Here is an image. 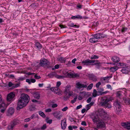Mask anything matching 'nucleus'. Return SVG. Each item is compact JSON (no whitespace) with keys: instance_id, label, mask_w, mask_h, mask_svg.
I'll return each instance as SVG.
<instances>
[{"instance_id":"de8ad7c7","label":"nucleus","mask_w":130,"mask_h":130,"mask_svg":"<svg viewBox=\"0 0 130 130\" xmlns=\"http://www.w3.org/2000/svg\"><path fill=\"white\" fill-rule=\"evenodd\" d=\"M116 112L117 114H119L121 111V109H116Z\"/></svg>"},{"instance_id":"0e129e2a","label":"nucleus","mask_w":130,"mask_h":130,"mask_svg":"<svg viewBox=\"0 0 130 130\" xmlns=\"http://www.w3.org/2000/svg\"><path fill=\"white\" fill-rule=\"evenodd\" d=\"M81 124L82 125L86 126L87 125L86 122L85 121H83L81 123Z\"/></svg>"},{"instance_id":"052dcab7","label":"nucleus","mask_w":130,"mask_h":130,"mask_svg":"<svg viewBox=\"0 0 130 130\" xmlns=\"http://www.w3.org/2000/svg\"><path fill=\"white\" fill-rule=\"evenodd\" d=\"M26 82L28 83L29 84H31V81L30 79H26Z\"/></svg>"},{"instance_id":"a18cd8bd","label":"nucleus","mask_w":130,"mask_h":130,"mask_svg":"<svg viewBox=\"0 0 130 130\" xmlns=\"http://www.w3.org/2000/svg\"><path fill=\"white\" fill-rule=\"evenodd\" d=\"M101 82H99L97 83L96 84V87L97 88H98L101 85Z\"/></svg>"},{"instance_id":"338daca9","label":"nucleus","mask_w":130,"mask_h":130,"mask_svg":"<svg viewBox=\"0 0 130 130\" xmlns=\"http://www.w3.org/2000/svg\"><path fill=\"white\" fill-rule=\"evenodd\" d=\"M9 77L12 79H13L14 78V76L13 75L11 74L9 75Z\"/></svg>"},{"instance_id":"aec40b11","label":"nucleus","mask_w":130,"mask_h":130,"mask_svg":"<svg viewBox=\"0 0 130 130\" xmlns=\"http://www.w3.org/2000/svg\"><path fill=\"white\" fill-rule=\"evenodd\" d=\"M89 41L91 43H95L98 42V40L95 37H93L89 39Z\"/></svg>"},{"instance_id":"c03bdc74","label":"nucleus","mask_w":130,"mask_h":130,"mask_svg":"<svg viewBox=\"0 0 130 130\" xmlns=\"http://www.w3.org/2000/svg\"><path fill=\"white\" fill-rule=\"evenodd\" d=\"M77 99V97H76L74 98L73 100H72L71 101V102L72 104L74 103L76 100V99Z\"/></svg>"},{"instance_id":"774afa93","label":"nucleus","mask_w":130,"mask_h":130,"mask_svg":"<svg viewBox=\"0 0 130 130\" xmlns=\"http://www.w3.org/2000/svg\"><path fill=\"white\" fill-rule=\"evenodd\" d=\"M82 107V105H80L77 106V107L76 108V109H79L80 108H81Z\"/></svg>"},{"instance_id":"f3484780","label":"nucleus","mask_w":130,"mask_h":130,"mask_svg":"<svg viewBox=\"0 0 130 130\" xmlns=\"http://www.w3.org/2000/svg\"><path fill=\"white\" fill-rule=\"evenodd\" d=\"M112 60L115 62V64L116 63L120 61L119 58L116 56H114L113 57L111 58Z\"/></svg>"},{"instance_id":"f03ea898","label":"nucleus","mask_w":130,"mask_h":130,"mask_svg":"<svg viewBox=\"0 0 130 130\" xmlns=\"http://www.w3.org/2000/svg\"><path fill=\"white\" fill-rule=\"evenodd\" d=\"M110 99L106 97L102 98L100 104L102 106L107 108H110L111 106L110 104Z\"/></svg>"},{"instance_id":"3c124183","label":"nucleus","mask_w":130,"mask_h":130,"mask_svg":"<svg viewBox=\"0 0 130 130\" xmlns=\"http://www.w3.org/2000/svg\"><path fill=\"white\" fill-rule=\"evenodd\" d=\"M91 107V106L89 105V104H87L86 105V110L87 111Z\"/></svg>"},{"instance_id":"c85d7f7f","label":"nucleus","mask_w":130,"mask_h":130,"mask_svg":"<svg viewBox=\"0 0 130 130\" xmlns=\"http://www.w3.org/2000/svg\"><path fill=\"white\" fill-rule=\"evenodd\" d=\"M49 118L48 117H46L45 119V121L47 123L50 124L52 123V119L49 120Z\"/></svg>"},{"instance_id":"a211bd4d","label":"nucleus","mask_w":130,"mask_h":130,"mask_svg":"<svg viewBox=\"0 0 130 130\" xmlns=\"http://www.w3.org/2000/svg\"><path fill=\"white\" fill-rule=\"evenodd\" d=\"M129 71V69L127 67L123 68L121 70V71L122 73L125 74H127Z\"/></svg>"},{"instance_id":"5701e85b","label":"nucleus","mask_w":130,"mask_h":130,"mask_svg":"<svg viewBox=\"0 0 130 130\" xmlns=\"http://www.w3.org/2000/svg\"><path fill=\"white\" fill-rule=\"evenodd\" d=\"M91 118L92 119V121L94 123H96L98 122L99 119L98 116H95L93 118L92 117Z\"/></svg>"},{"instance_id":"2f4dec72","label":"nucleus","mask_w":130,"mask_h":130,"mask_svg":"<svg viewBox=\"0 0 130 130\" xmlns=\"http://www.w3.org/2000/svg\"><path fill=\"white\" fill-rule=\"evenodd\" d=\"M99 58V57L96 55H93L91 56V57H90V59H98Z\"/></svg>"},{"instance_id":"1a4fd4ad","label":"nucleus","mask_w":130,"mask_h":130,"mask_svg":"<svg viewBox=\"0 0 130 130\" xmlns=\"http://www.w3.org/2000/svg\"><path fill=\"white\" fill-rule=\"evenodd\" d=\"M61 128L64 129L67 126V120L66 118H64L61 121Z\"/></svg>"},{"instance_id":"9b49d317","label":"nucleus","mask_w":130,"mask_h":130,"mask_svg":"<svg viewBox=\"0 0 130 130\" xmlns=\"http://www.w3.org/2000/svg\"><path fill=\"white\" fill-rule=\"evenodd\" d=\"M92 35L93 37H95L97 39L104 38L106 36L105 35L100 33H96L94 35Z\"/></svg>"},{"instance_id":"b1692460","label":"nucleus","mask_w":130,"mask_h":130,"mask_svg":"<svg viewBox=\"0 0 130 130\" xmlns=\"http://www.w3.org/2000/svg\"><path fill=\"white\" fill-rule=\"evenodd\" d=\"M7 106L2 101V102L0 103V108H6L7 107Z\"/></svg>"},{"instance_id":"f257e3e1","label":"nucleus","mask_w":130,"mask_h":130,"mask_svg":"<svg viewBox=\"0 0 130 130\" xmlns=\"http://www.w3.org/2000/svg\"><path fill=\"white\" fill-rule=\"evenodd\" d=\"M29 100V97L28 95L25 93L21 94L18 100L17 109L20 110L25 107L28 103Z\"/></svg>"},{"instance_id":"f8f14e48","label":"nucleus","mask_w":130,"mask_h":130,"mask_svg":"<svg viewBox=\"0 0 130 130\" xmlns=\"http://www.w3.org/2000/svg\"><path fill=\"white\" fill-rule=\"evenodd\" d=\"M97 124V126L98 128H102L105 126L104 123L103 122H98Z\"/></svg>"},{"instance_id":"7c9ffc66","label":"nucleus","mask_w":130,"mask_h":130,"mask_svg":"<svg viewBox=\"0 0 130 130\" xmlns=\"http://www.w3.org/2000/svg\"><path fill=\"white\" fill-rule=\"evenodd\" d=\"M70 85H68L66 87V89L64 91V92H70Z\"/></svg>"},{"instance_id":"09e8293b","label":"nucleus","mask_w":130,"mask_h":130,"mask_svg":"<svg viewBox=\"0 0 130 130\" xmlns=\"http://www.w3.org/2000/svg\"><path fill=\"white\" fill-rule=\"evenodd\" d=\"M127 28L125 27H122V32H124L127 30Z\"/></svg>"},{"instance_id":"423d86ee","label":"nucleus","mask_w":130,"mask_h":130,"mask_svg":"<svg viewBox=\"0 0 130 130\" xmlns=\"http://www.w3.org/2000/svg\"><path fill=\"white\" fill-rule=\"evenodd\" d=\"M15 92H11L9 93V105L15 99Z\"/></svg>"},{"instance_id":"6e6552de","label":"nucleus","mask_w":130,"mask_h":130,"mask_svg":"<svg viewBox=\"0 0 130 130\" xmlns=\"http://www.w3.org/2000/svg\"><path fill=\"white\" fill-rule=\"evenodd\" d=\"M97 90L98 91V93L99 94L98 95H99L106 94L109 92V91H107L103 92L104 89L103 88H99L97 89Z\"/></svg>"},{"instance_id":"72a5a7b5","label":"nucleus","mask_w":130,"mask_h":130,"mask_svg":"<svg viewBox=\"0 0 130 130\" xmlns=\"http://www.w3.org/2000/svg\"><path fill=\"white\" fill-rule=\"evenodd\" d=\"M120 103L117 100L114 103V105L116 107V106H119L120 105Z\"/></svg>"},{"instance_id":"bb28decb","label":"nucleus","mask_w":130,"mask_h":130,"mask_svg":"<svg viewBox=\"0 0 130 130\" xmlns=\"http://www.w3.org/2000/svg\"><path fill=\"white\" fill-rule=\"evenodd\" d=\"M118 69L117 66H115L110 68V70L111 72H114L116 71Z\"/></svg>"},{"instance_id":"cd10ccee","label":"nucleus","mask_w":130,"mask_h":130,"mask_svg":"<svg viewBox=\"0 0 130 130\" xmlns=\"http://www.w3.org/2000/svg\"><path fill=\"white\" fill-rule=\"evenodd\" d=\"M68 25L71 27H75V28H76V27L78 28L79 27V25H74L73 23H71L69 24Z\"/></svg>"},{"instance_id":"c756f323","label":"nucleus","mask_w":130,"mask_h":130,"mask_svg":"<svg viewBox=\"0 0 130 130\" xmlns=\"http://www.w3.org/2000/svg\"><path fill=\"white\" fill-rule=\"evenodd\" d=\"M122 92L119 91L116 93V96L119 98H121L122 95Z\"/></svg>"},{"instance_id":"e433bc0d","label":"nucleus","mask_w":130,"mask_h":130,"mask_svg":"<svg viewBox=\"0 0 130 130\" xmlns=\"http://www.w3.org/2000/svg\"><path fill=\"white\" fill-rule=\"evenodd\" d=\"M55 91H56V92H58V91L59 93H60L59 94V95H60V94H61V90L55 87Z\"/></svg>"},{"instance_id":"7ed1b4c3","label":"nucleus","mask_w":130,"mask_h":130,"mask_svg":"<svg viewBox=\"0 0 130 130\" xmlns=\"http://www.w3.org/2000/svg\"><path fill=\"white\" fill-rule=\"evenodd\" d=\"M83 64L86 65H90V64L94 63L93 65H97L99 64H101L100 62H99L97 60H91L89 59H88L86 60H83L82 62Z\"/></svg>"},{"instance_id":"bf43d9fd","label":"nucleus","mask_w":130,"mask_h":130,"mask_svg":"<svg viewBox=\"0 0 130 130\" xmlns=\"http://www.w3.org/2000/svg\"><path fill=\"white\" fill-rule=\"evenodd\" d=\"M107 88L108 89H110L111 90H112V88L111 87V86L110 85H109V84L107 85Z\"/></svg>"},{"instance_id":"603ef678","label":"nucleus","mask_w":130,"mask_h":130,"mask_svg":"<svg viewBox=\"0 0 130 130\" xmlns=\"http://www.w3.org/2000/svg\"><path fill=\"white\" fill-rule=\"evenodd\" d=\"M92 98L90 97L88 98V99L87 100V103H89L91 100Z\"/></svg>"},{"instance_id":"4d7b16f0","label":"nucleus","mask_w":130,"mask_h":130,"mask_svg":"<svg viewBox=\"0 0 130 130\" xmlns=\"http://www.w3.org/2000/svg\"><path fill=\"white\" fill-rule=\"evenodd\" d=\"M68 109V108L67 106H66L64 107L63 109H62V110L63 111H66Z\"/></svg>"},{"instance_id":"a878e982","label":"nucleus","mask_w":130,"mask_h":130,"mask_svg":"<svg viewBox=\"0 0 130 130\" xmlns=\"http://www.w3.org/2000/svg\"><path fill=\"white\" fill-rule=\"evenodd\" d=\"M66 60V59L65 58H64L61 57L59 58L58 59L59 61L62 63H65Z\"/></svg>"},{"instance_id":"5fc2aeb1","label":"nucleus","mask_w":130,"mask_h":130,"mask_svg":"<svg viewBox=\"0 0 130 130\" xmlns=\"http://www.w3.org/2000/svg\"><path fill=\"white\" fill-rule=\"evenodd\" d=\"M58 106V105L56 104H53L52 105V107L54 108L57 107Z\"/></svg>"},{"instance_id":"8fccbe9b","label":"nucleus","mask_w":130,"mask_h":130,"mask_svg":"<svg viewBox=\"0 0 130 130\" xmlns=\"http://www.w3.org/2000/svg\"><path fill=\"white\" fill-rule=\"evenodd\" d=\"M30 120H30V119L29 117L24 119V121L25 122H27L29 121Z\"/></svg>"},{"instance_id":"49530a36","label":"nucleus","mask_w":130,"mask_h":130,"mask_svg":"<svg viewBox=\"0 0 130 130\" xmlns=\"http://www.w3.org/2000/svg\"><path fill=\"white\" fill-rule=\"evenodd\" d=\"M34 77L36 79H39L41 78V77L40 76L37 75V74H36L34 76Z\"/></svg>"},{"instance_id":"0eeeda50","label":"nucleus","mask_w":130,"mask_h":130,"mask_svg":"<svg viewBox=\"0 0 130 130\" xmlns=\"http://www.w3.org/2000/svg\"><path fill=\"white\" fill-rule=\"evenodd\" d=\"M52 114L55 118L59 120L62 116V115L61 114L60 111H56L53 113Z\"/></svg>"},{"instance_id":"58836bf2","label":"nucleus","mask_w":130,"mask_h":130,"mask_svg":"<svg viewBox=\"0 0 130 130\" xmlns=\"http://www.w3.org/2000/svg\"><path fill=\"white\" fill-rule=\"evenodd\" d=\"M56 74V73L54 72L48 74V76L50 77H53V76H54Z\"/></svg>"},{"instance_id":"ea45409f","label":"nucleus","mask_w":130,"mask_h":130,"mask_svg":"<svg viewBox=\"0 0 130 130\" xmlns=\"http://www.w3.org/2000/svg\"><path fill=\"white\" fill-rule=\"evenodd\" d=\"M93 83H91L89 84L88 87L87 89L89 90L91 89L93 86Z\"/></svg>"},{"instance_id":"473e14b6","label":"nucleus","mask_w":130,"mask_h":130,"mask_svg":"<svg viewBox=\"0 0 130 130\" xmlns=\"http://www.w3.org/2000/svg\"><path fill=\"white\" fill-rule=\"evenodd\" d=\"M39 114L40 116L43 118H45V115L44 113L42 111H39Z\"/></svg>"},{"instance_id":"79ce46f5","label":"nucleus","mask_w":130,"mask_h":130,"mask_svg":"<svg viewBox=\"0 0 130 130\" xmlns=\"http://www.w3.org/2000/svg\"><path fill=\"white\" fill-rule=\"evenodd\" d=\"M2 86L3 87H8V82H6V83H3L2 85Z\"/></svg>"},{"instance_id":"4468645a","label":"nucleus","mask_w":130,"mask_h":130,"mask_svg":"<svg viewBox=\"0 0 130 130\" xmlns=\"http://www.w3.org/2000/svg\"><path fill=\"white\" fill-rule=\"evenodd\" d=\"M65 94L64 96L63 97V99L64 101H67L71 95V94L69 92H64Z\"/></svg>"},{"instance_id":"a19ab883","label":"nucleus","mask_w":130,"mask_h":130,"mask_svg":"<svg viewBox=\"0 0 130 130\" xmlns=\"http://www.w3.org/2000/svg\"><path fill=\"white\" fill-rule=\"evenodd\" d=\"M55 77L58 79H61L63 78L64 76L62 75H57L55 76Z\"/></svg>"},{"instance_id":"680f3d73","label":"nucleus","mask_w":130,"mask_h":130,"mask_svg":"<svg viewBox=\"0 0 130 130\" xmlns=\"http://www.w3.org/2000/svg\"><path fill=\"white\" fill-rule=\"evenodd\" d=\"M126 128L128 129H130V123H127Z\"/></svg>"},{"instance_id":"412c9836","label":"nucleus","mask_w":130,"mask_h":130,"mask_svg":"<svg viewBox=\"0 0 130 130\" xmlns=\"http://www.w3.org/2000/svg\"><path fill=\"white\" fill-rule=\"evenodd\" d=\"M83 18L82 17L79 15H77L75 16H72L71 18L72 19H82Z\"/></svg>"},{"instance_id":"4c0bfd02","label":"nucleus","mask_w":130,"mask_h":130,"mask_svg":"<svg viewBox=\"0 0 130 130\" xmlns=\"http://www.w3.org/2000/svg\"><path fill=\"white\" fill-rule=\"evenodd\" d=\"M25 79V76L24 77H21L19 78L18 79V81H23Z\"/></svg>"},{"instance_id":"864d4df0","label":"nucleus","mask_w":130,"mask_h":130,"mask_svg":"<svg viewBox=\"0 0 130 130\" xmlns=\"http://www.w3.org/2000/svg\"><path fill=\"white\" fill-rule=\"evenodd\" d=\"M46 128V125L44 124V125L42 127H41V129H45Z\"/></svg>"},{"instance_id":"6ab92c4d","label":"nucleus","mask_w":130,"mask_h":130,"mask_svg":"<svg viewBox=\"0 0 130 130\" xmlns=\"http://www.w3.org/2000/svg\"><path fill=\"white\" fill-rule=\"evenodd\" d=\"M32 93L35 98L38 99L40 98V94L38 92H35L33 93Z\"/></svg>"},{"instance_id":"6e6d98bb","label":"nucleus","mask_w":130,"mask_h":130,"mask_svg":"<svg viewBox=\"0 0 130 130\" xmlns=\"http://www.w3.org/2000/svg\"><path fill=\"white\" fill-rule=\"evenodd\" d=\"M61 84V83L60 82H58L57 83L56 86L58 87Z\"/></svg>"},{"instance_id":"e2e57ef3","label":"nucleus","mask_w":130,"mask_h":130,"mask_svg":"<svg viewBox=\"0 0 130 130\" xmlns=\"http://www.w3.org/2000/svg\"><path fill=\"white\" fill-rule=\"evenodd\" d=\"M99 94L98 93H93L92 94L93 96L94 97H95L97 96H99L98 95Z\"/></svg>"},{"instance_id":"20e7f679","label":"nucleus","mask_w":130,"mask_h":130,"mask_svg":"<svg viewBox=\"0 0 130 130\" xmlns=\"http://www.w3.org/2000/svg\"><path fill=\"white\" fill-rule=\"evenodd\" d=\"M50 63L47 59L44 58H43L40 60L39 64V66H49Z\"/></svg>"},{"instance_id":"39448f33","label":"nucleus","mask_w":130,"mask_h":130,"mask_svg":"<svg viewBox=\"0 0 130 130\" xmlns=\"http://www.w3.org/2000/svg\"><path fill=\"white\" fill-rule=\"evenodd\" d=\"M20 85V83H17L14 84L12 83L11 82H9V90L13 89H14L16 88Z\"/></svg>"},{"instance_id":"f704fd0d","label":"nucleus","mask_w":130,"mask_h":130,"mask_svg":"<svg viewBox=\"0 0 130 130\" xmlns=\"http://www.w3.org/2000/svg\"><path fill=\"white\" fill-rule=\"evenodd\" d=\"M86 94L85 93V92H81L80 93V94L79 95H81L83 98L86 95Z\"/></svg>"},{"instance_id":"4be33fe9","label":"nucleus","mask_w":130,"mask_h":130,"mask_svg":"<svg viewBox=\"0 0 130 130\" xmlns=\"http://www.w3.org/2000/svg\"><path fill=\"white\" fill-rule=\"evenodd\" d=\"M14 109L12 107L9 108V116L13 114L14 112Z\"/></svg>"},{"instance_id":"69168bd1","label":"nucleus","mask_w":130,"mask_h":130,"mask_svg":"<svg viewBox=\"0 0 130 130\" xmlns=\"http://www.w3.org/2000/svg\"><path fill=\"white\" fill-rule=\"evenodd\" d=\"M31 83H34L36 81V80L35 79L31 78L30 79Z\"/></svg>"},{"instance_id":"9d476101","label":"nucleus","mask_w":130,"mask_h":130,"mask_svg":"<svg viewBox=\"0 0 130 130\" xmlns=\"http://www.w3.org/2000/svg\"><path fill=\"white\" fill-rule=\"evenodd\" d=\"M87 86L86 85L80 83L79 82H78L76 84V88L80 89L82 88H86Z\"/></svg>"},{"instance_id":"2eb2a0df","label":"nucleus","mask_w":130,"mask_h":130,"mask_svg":"<svg viewBox=\"0 0 130 130\" xmlns=\"http://www.w3.org/2000/svg\"><path fill=\"white\" fill-rule=\"evenodd\" d=\"M16 121L15 120H13L10 123V127L9 128V130H12L13 127L16 124Z\"/></svg>"},{"instance_id":"393cba45","label":"nucleus","mask_w":130,"mask_h":130,"mask_svg":"<svg viewBox=\"0 0 130 130\" xmlns=\"http://www.w3.org/2000/svg\"><path fill=\"white\" fill-rule=\"evenodd\" d=\"M35 45L38 50H40L42 48V46L41 44L38 42H36Z\"/></svg>"},{"instance_id":"ddd939ff","label":"nucleus","mask_w":130,"mask_h":130,"mask_svg":"<svg viewBox=\"0 0 130 130\" xmlns=\"http://www.w3.org/2000/svg\"><path fill=\"white\" fill-rule=\"evenodd\" d=\"M88 76L90 79L93 81L95 82L97 80V78L96 76L93 74H89L88 75Z\"/></svg>"},{"instance_id":"c9c22d12","label":"nucleus","mask_w":130,"mask_h":130,"mask_svg":"<svg viewBox=\"0 0 130 130\" xmlns=\"http://www.w3.org/2000/svg\"><path fill=\"white\" fill-rule=\"evenodd\" d=\"M51 90L52 91H53L55 93H56L57 94H60V93H59L58 91V92H56V91H55V87H52L51 88Z\"/></svg>"},{"instance_id":"37998d69","label":"nucleus","mask_w":130,"mask_h":130,"mask_svg":"<svg viewBox=\"0 0 130 130\" xmlns=\"http://www.w3.org/2000/svg\"><path fill=\"white\" fill-rule=\"evenodd\" d=\"M128 122H127L126 123V122H123L121 123L122 125L123 126L127 128V123Z\"/></svg>"},{"instance_id":"13d9d810","label":"nucleus","mask_w":130,"mask_h":130,"mask_svg":"<svg viewBox=\"0 0 130 130\" xmlns=\"http://www.w3.org/2000/svg\"><path fill=\"white\" fill-rule=\"evenodd\" d=\"M95 65V68L97 69H99L100 67L101 64H99Z\"/></svg>"},{"instance_id":"dca6fc26","label":"nucleus","mask_w":130,"mask_h":130,"mask_svg":"<svg viewBox=\"0 0 130 130\" xmlns=\"http://www.w3.org/2000/svg\"><path fill=\"white\" fill-rule=\"evenodd\" d=\"M67 76L70 78H74L77 76H79V75L76 73H67Z\"/></svg>"}]
</instances>
